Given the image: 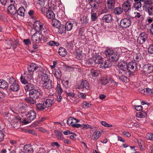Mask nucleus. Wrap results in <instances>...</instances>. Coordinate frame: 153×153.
Listing matches in <instances>:
<instances>
[{
    "label": "nucleus",
    "instance_id": "nucleus-1",
    "mask_svg": "<svg viewBox=\"0 0 153 153\" xmlns=\"http://www.w3.org/2000/svg\"><path fill=\"white\" fill-rule=\"evenodd\" d=\"M134 3L132 7V9L138 10L142 6V2H143V7L145 11L151 6L152 5L153 3L151 0H134Z\"/></svg>",
    "mask_w": 153,
    "mask_h": 153
},
{
    "label": "nucleus",
    "instance_id": "nucleus-2",
    "mask_svg": "<svg viewBox=\"0 0 153 153\" xmlns=\"http://www.w3.org/2000/svg\"><path fill=\"white\" fill-rule=\"evenodd\" d=\"M41 78L43 82V88L47 89H51L54 88V84L49 75L43 72H42Z\"/></svg>",
    "mask_w": 153,
    "mask_h": 153
},
{
    "label": "nucleus",
    "instance_id": "nucleus-3",
    "mask_svg": "<svg viewBox=\"0 0 153 153\" xmlns=\"http://www.w3.org/2000/svg\"><path fill=\"white\" fill-rule=\"evenodd\" d=\"M42 94L41 90L38 87H36L32 91L29 92L30 97L34 99L40 98Z\"/></svg>",
    "mask_w": 153,
    "mask_h": 153
},
{
    "label": "nucleus",
    "instance_id": "nucleus-4",
    "mask_svg": "<svg viewBox=\"0 0 153 153\" xmlns=\"http://www.w3.org/2000/svg\"><path fill=\"white\" fill-rule=\"evenodd\" d=\"M36 115V113L33 111H30L28 112V114L26 115L27 118L25 119L24 120L23 123L25 124H27L30 123L35 118Z\"/></svg>",
    "mask_w": 153,
    "mask_h": 153
},
{
    "label": "nucleus",
    "instance_id": "nucleus-5",
    "mask_svg": "<svg viewBox=\"0 0 153 153\" xmlns=\"http://www.w3.org/2000/svg\"><path fill=\"white\" fill-rule=\"evenodd\" d=\"M7 11L8 13L10 16L16 18L15 16L16 15L17 10L15 6L13 4H10L7 7Z\"/></svg>",
    "mask_w": 153,
    "mask_h": 153
},
{
    "label": "nucleus",
    "instance_id": "nucleus-6",
    "mask_svg": "<svg viewBox=\"0 0 153 153\" xmlns=\"http://www.w3.org/2000/svg\"><path fill=\"white\" fill-rule=\"evenodd\" d=\"M142 71L146 74L151 73L153 72V65L149 64L144 65L143 66Z\"/></svg>",
    "mask_w": 153,
    "mask_h": 153
},
{
    "label": "nucleus",
    "instance_id": "nucleus-7",
    "mask_svg": "<svg viewBox=\"0 0 153 153\" xmlns=\"http://www.w3.org/2000/svg\"><path fill=\"white\" fill-rule=\"evenodd\" d=\"M148 38L147 34L144 32L141 33L137 39V41L139 44H142L147 40Z\"/></svg>",
    "mask_w": 153,
    "mask_h": 153
},
{
    "label": "nucleus",
    "instance_id": "nucleus-8",
    "mask_svg": "<svg viewBox=\"0 0 153 153\" xmlns=\"http://www.w3.org/2000/svg\"><path fill=\"white\" fill-rule=\"evenodd\" d=\"M43 37V35L40 33L39 32H36L32 35V40L35 43H39L41 41Z\"/></svg>",
    "mask_w": 153,
    "mask_h": 153
},
{
    "label": "nucleus",
    "instance_id": "nucleus-9",
    "mask_svg": "<svg viewBox=\"0 0 153 153\" xmlns=\"http://www.w3.org/2000/svg\"><path fill=\"white\" fill-rule=\"evenodd\" d=\"M131 24V20L129 18H124L122 19L120 25L122 27L126 28L129 27Z\"/></svg>",
    "mask_w": 153,
    "mask_h": 153
},
{
    "label": "nucleus",
    "instance_id": "nucleus-10",
    "mask_svg": "<svg viewBox=\"0 0 153 153\" xmlns=\"http://www.w3.org/2000/svg\"><path fill=\"white\" fill-rule=\"evenodd\" d=\"M77 88L81 91H83L84 89L88 90L89 89V84L87 81L84 80L82 82L80 85H78Z\"/></svg>",
    "mask_w": 153,
    "mask_h": 153
},
{
    "label": "nucleus",
    "instance_id": "nucleus-11",
    "mask_svg": "<svg viewBox=\"0 0 153 153\" xmlns=\"http://www.w3.org/2000/svg\"><path fill=\"white\" fill-rule=\"evenodd\" d=\"M138 65L136 62H131L127 65V69L128 71H135L138 70Z\"/></svg>",
    "mask_w": 153,
    "mask_h": 153
},
{
    "label": "nucleus",
    "instance_id": "nucleus-12",
    "mask_svg": "<svg viewBox=\"0 0 153 153\" xmlns=\"http://www.w3.org/2000/svg\"><path fill=\"white\" fill-rule=\"evenodd\" d=\"M31 78V76L28 74V73H25L23 76L22 75L20 77L21 81L22 83H27L28 81L30 80Z\"/></svg>",
    "mask_w": 153,
    "mask_h": 153
},
{
    "label": "nucleus",
    "instance_id": "nucleus-13",
    "mask_svg": "<svg viewBox=\"0 0 153 153\" xmlns=\"http://www.w3.org/2000/svg\"><path fill=\"white\" fill-rule=\"evenodd\" d=\"M119 70L118 73L120 74H124L125 71L127 69V64L126 63L123 62L119 63L118 65Z\"/></svg>",
    "mask_w": 153,
    "mask_h": 153
},
{
    "label": "nucleus",
    "instance_id": "nucleus-14",
    "mask_svg": "<svg viewBox=\"0 0 153 153\" xmlns=\"http://www.w3.org/2000/svg\"><path fill=\"white\" fill-rule=\"evenodd\" d=\"M34 27L36 30L39 31L44 30L43 24L39 21H36L34 24Z\"/></svg>",
    "mask_w": 153,
    "mask_h": 153
},
{
    "label": "nucleus",
    "instance_id": "nucleus-15",
    "mask_svg": "<svg viewBox=\"0 0 153 153\" xmlns=\"http://www.w3.org/2000/svg\"><path fill=\"white\" fill-rule=\"evenodd\" d=\"M43 102L46 108L51 107L52 105L54 104V99L53 98L47 99L45 100Z\"/></svg>",
    "mask_w": 153,
    "mask_h": 153
},
{
    "label": "nucleus",
    "instance_id": "nucleus-16",
    "mask_svg": "<svg viewBox=\"0 0 153 153\" xmlns=\"http://www.w3.org/2000/svg\"><path fill=\"white\" fill-rule=\"evenodd\" d=\"M24 84V87L26 91L30 92L35 88L34 85L32 83L27 82Z\"/></svg>",
    "mask_w": 153,
    "mask_h": 153
},
{
    "label": "nucleus",
    "instance_id": "nucleus-17",
    "mask_svg": "<svg viewBox=\"0 0 153 153\" xmlns=\"http://www.w3.org/2000/svg\"><path fill=\"white\" fill-rule=\"evenodd\" d=\"M38 67L36 64L33 63L31 64L27 68L28 72L31 74V73L37 69Z\"/></svg>",
    "mask_w": 153,
    "mask_h": 153
},
{
    "label": "nucleus",
    "instance_id": "nucleus-18",
    "mask_svg": "<svg viewBox=\"0 0 153 153\" xmlns=\"http://www.w3.org/2000/svg\"><path fill=\"white\" fill-rule=\"evenodd\" d=\"M46 108L43 102L38 103L36 104V108L37 111H42Z\"/></svg>",
    "mask_w": 153,
    "mask_h": 153
},
{
    "label": "nucleus",
    "instance_id": "nucleus-19",
    "mask_svg": "<svg viewBox=\"0 0 153 153\" xmlns=\"http://www.w3.org/2000/svg\"><path fill=\"white\" fill-rule=\"evenodd\" d=\"M94 62L96 64H100L102 61V57L99 55L97 54L93 58Z\"/></svg>",
    "mask_w": 153,
    "mask_h": 153
},
{
    "label": "nucleus",
    "instance_id": "nucleus-20",
    "mask_svg": "<svg viewBox=\"0 0 153 153\" xmlns=\"http://www.w3.org/2000/svg\"><path fill=\"white\" fill-rule=\"evenodd\" d=\"M111 65V63L109 60H106L103 62H102L100 67L102 68H106L110 67Z\"/></svg>",
    "mask_w": 153,
    "mask_h": 153
},
{
    "label": "nucleus",
    "instance_id": "nucleus-21",
    "mask_svg": "<svg viewBox=\"0 0 153 153\" xmlns=\"http://www.w3.org/2000/svg\"><path fill=\"white\" fill-rule=\"evenodd\" d=\"M107 7L109 9L112 10L114 7L115 0H108L107 1Z\"/></svg>",
    "mask_w": 153,
    "mask_h": 153
},
{
    "label": "nucleus",
    "instance_id": "nucleus-22",
    "mask_svg": "<svg viewBox=\"0 0 153 153\" xmlns=\"http://www.w3.org/2000/svg\"><path fill=\"white\" fill-rule=\"evenodd\" d=\"M25 8L23 7H20L18 10H17L16 15L23 17L25 15Z\"/></svg>",
    "mask_w": 153,
    "mask_h": 153
},
{
    "label": "nucleus",
    "instance_id": "nucleus-23",
    "mask_svg": "<svg viewBox=\"0 0 153 153\" xmlns=\"http://www.w3.org/2000/svg\"><path fill=\"white\" fill-rule=\"evenodd\" d=\"M10 89L12 91H17L19 89V85L16 82L13 83L10 85Z\"/></svg>",
    "mask_w": 153,
    "mask_h": 153
},
{
    "label": "nucleus",
    "instance_id": "nucleus-24",
    "mask_svg": "<svg viewBox=\"0 0 153 153\" xmlns=\"http://www.w3.org/2000/svg\"><path fill=\"white\" fill-rule=\"evenodd\" d=\"M102 20L107 23L110 22L112 21V17L109 14L105 15L102 18Z\"/></svg>",
    "mask_w": 153,
    "mask_h": 153
},
{
    "label": "nucleus",
    "instance_id": "nucleus-25",
    "mask_svg": "<svg viewBox=\"0 0 153 153\" xmlns=\"http://www.w3.org/2000/svg\"><path fill=\"white\" fill-rule=\"evenodd\" d=\"M54 132L55 136L59 140H63L64 137L61 131L56 130L54 131Z\"/></svg>",
    "mask_w": 153,
    "mask_h": 153
},
{
    "label": "nucleus",
    "instance_id": "nucleus-26",
    "mask_svg": "<svg viewBox=\"0 0 153 153\" xmlns=\"http://www.w3.org/2000/svg\"><path fill=\"white\" fill-rule=\"evenodd\" d=\"M53 74L57 80H59L61 77V72L59 69L56 70H54L53 72Z\"/></svg>",
    "mask_w": 153,
    "mask_h": 153
},
{
    "label": "nucleus",
    "instance_id": "nucleus-27",
    "mask_svg": "<svg viewBox=\"0 0 153 153\" xmlns=\"http://www.w3.org/2000/svg\"><path fill=\"white\" fill-rule=\"evenodd\" d=\"M46 16L49 19H53L55 18V15L54 12L51 10H48L46 12Z\"/></svg>",
    "mask_w": 153,
    "mask_h": 153
},
{
    "label": "nucleus",
    "instance_id": "nucleus-28",
    "mask_svg": "<svg viewBox=\"0 0 153 153\" xmlns=\"http://www.w3.org/2000/svg\"><path fill=\"white\" fill-rule=\"evenodd\" d=\"M119 57V54L116 52H114L113 54H111L109 58L112 61H116L118 60Z\"/></svg>",
    "mask_w": 153,
    "mask_h": 153
},
{
    "label": "nucleus",
    "instance_id": "nucleus-29",
    "mask_svg": "<svg viewBox=\"0 0 153 153\" xmlns=\"http://www.w3.org/2000/svg\"><path fill=\"white\" fill-rule=\"evenodd\" d=\"M59 54L62 56H65L67 54V51L65 49L62 47H60L58 51Z\"/></svg>",
    "mask_w": 153,
    "mask_h": 153
},
{
    "label": "nucleus",
    "instance_id": "nucleus-30",
    "mask_svg": "<svg viewBox=\"0 0 153 153\" xmlns=\"http://www.w3.org/2000/svg\"><path fill=\"white\" fill-rule=\"evenodd\" d=\"M114 52V50L111 48H107L104 51L106 56L109 57L111 55V54H113Z\"/></svg>",
    "mask_w": 153,
    "mask_h": 153
},
{
    "label": "nucleus",
    "instance_id": "nucleus-31",
    "mask_svg": "<svg viewBox=\"0 0 153 153\" xmlns=\"http://www.w3.org/2000/svg\"><path fill=\"white\" fill-rule=\"evenodd\" d=\"M8 86V84L6 81L2 79L0 80V88L4 89Z\"/></svg>",
    "mask_w": 153,
    "mask_h": 153
},
{
    "label": "nucleus",
    "instance_id": "nucleus-32",
    "mask_svg": "<svg viewBox=\"0 0 153 153\" xmlns=\"http://www.w3.org/2000/svg\"><path fill=\"white\" fill-rule=\"evenodd\" d=\"M130 4H129L125 2L122 4L123 8L122 9L125 11L127 12L130 10Z\"/></svg>",
    "mask_w": 153,
    "mask_h": 153
},
{
    "label": "nucleus",
    "instance_id": "nucleus-33",
    "mask_svg": "<svg viewBox=\"0 0 153 153\" xmlns=\"http://www.w3.org/2000/svg\"><path fill=\"white\" fill-rule=\"evenodd\" d=\"M52 24L53 27L58 28L61 25L60 22L57 20L53 21Z\"/></svg>",
    "mask_w": 153,
    "mask_h": 153
},
{
    "label": "nucleus",
    "instance_id": "nucleus-34",
    "mask_svg": "<svg viewBox=\"0 0 153 153\" xmlns=\"http://www.w3.org/2000/svg\"><path fill=\"white\" fill-rule=\"evenodd\" d=\"M80 21L82 24H86L88 22V17L87 16H83L81 18Z\"/></svg>",
    "mask_w": 153,
    "mask_h": 153
},
{
    "label": "nucleus",
    "instance_id": "nucleus-35",
    "mask_svg": "<svg viewBox=\"0 0 153 153\" xmlns=\"http://www.w3.org/2000/svg\"><path fill=\"white\" fill-rule=\"evenodd\" d=\"M123 9L120 7H118L115 8L114 10V13L117 15L121 14L123 12Z\"/></svg>",
    "mask_w": 153,
    "mask_h": 153
},
{
    "label": "nucleus",
    "instance_id": "nucleus-36",
    "mask_svg": "<svg viewBox=\"0 0 153 153\" xmlns=\"http://www.w3.org/2000/svg\"><path fill=\"white\" fill-rule=\"evenodd\" d=\"M73 26V24L70 22H67L66 23L65 27L67 31H70L72 28Z\"/></svg>",
    "mask_w": 153,
    "mask_h": 153
},
{
    "label": "nucleus",
    "instance_id": "nucleus-37",
    "mask_svg": "<svg viewBox=\"0 0 153 153\" xmlns=\"http://www.w3.org/2000/svg\"><path fill=\"white\" fill-rule=\"evenodd\" d=\"M101 134L100 132V131H97L96 132L95 134L92 136L91 138L93 140H96L99 138V137L101 135Z\"/></svg>",
    "mask_w": 153,
    "mask_h": 153
},
{
    "label": "nucleus",
    "instance_id": "nucleus-38",
    "mask_svg": "<svg viewBox=\"0 0 153 153\" xmlns=\"http://www.w3.org/2000/svg\"><path fill=\"white\" fill-rule=\"evenodd\" d=\"M91 74L93 77H97L99 75V73L97 70L92 68L91 70Z\"/></svg>",
    "mask_w": 153,
    "mask_h": 153
},
{
    "label": "nucleus",
    "instance_id": "nucleus-39",
    "mask_svg": "<svg viewBox=\"0 0 153 153\" xmlns=\"http://www.w3.org/2000/svg\"><path fill=\"white\" fill-rule=\"evenodd\" d=\"M58 29V32L61 34L65 33L66 32V30L63 25H62L59 27Z\"/></svg>",
    "mask_w": 153,
    "mask_h": 153
},
{
    "label": "nucleus",
    "instance_id": "nucleus-40",
    "mask_svg": "<svg viewBox=\"0 0 153 153\" xmlns=\"http://www.w3.org/2000/svg\"><path fill=\"white\" fill-rule=\"evenodd\" d=\"M145 11L147 12L149 15L153 16V6H151Z\"/></svg>",
    "mask_w": 153,
    "mask_h": 153
},
{
    "label": "nucleus",
    "instance_id": "nucleus-41",
    "mask_svg": "<svg viewBox=\"0 0 153 153\" xmlns=\"http://www.w3.org/2000/svg\"><path fill=\"white\" fill-rule=\"evenodd\" d=\"M147 113L145 111H141L137 113V116L138 117L143 118L147 116Z\"/></svg>",
    "mask_w": 153,
    "mask_h": 153
},
{
    "label": "nucleus",
    "instance_id": "nucleus-42",
    "mask_svg": "<svg viewBox=\"0 0 153 153\" xmlns=\"http://www.w3.org/2000/svg\"><path fill=\"white\" fill-rule=\"evenodd\" d=\"M47 45L51 46H59V44L58 42L54 41H50L49 42L47 43Z\"/></svg>",
    "mask_w": 153,
    "mask_h": 153
},
{
    "label": "nucleus",
    "instance_id": "nucleus-43",
    "mask_svg": "<svg viewBox=\"0 0 153 153\" xmlns=\"http://www.w3.org/2000/svg\"><path fill=\"white\" fill-rule=\"evenodd\" d=\"M35 99H34L33 98H31V97H30V98H26L25 99V100L28 103H30L31 104H34L36 102L35 100Z\"/></svg>",
    "mask_w": 153,
    "mask_h": 153
},
{
    "label": "nucleus",
    "instance_id": "nucleus-44",
    "mask_svg": "<svg viewBox=\"0 0 153 153\" xmlns=\"http://www.w3.org/2000/svg\"><path fill=\"white\" fill-rule=\"evenodd\" d=\"M119 79L122 82L125 83L128 82L129 81V79L126 76H124L121 75L119 77Z\"/></svg>",
    "mask_w": 153,
    "mask_h": 153
},
{
    "label": "nucleus",
    "instance_id": "nucleus-45",
    "mask_svg": "<svg viewBox=\"0 0 153 153\" xmlns=\"http://www.w3.org/2000/svg\"><path fill=\"white\" fill-rule=\"evenodd\" d=\"M5 44L7 48L8 49L10 48L11 46L12 45V39L11 40H6Z\"/></svg>",
    "mask_w": 153,
    "mask_h": 153
},
{
    "label": "nucleus",
    "instance_id": "nucleus-46",
    "mask_svg": "<svg viewBox=\"0 0 153 153\" xmlns=\"http://www.w3.org/2000/svg\"><path fill=\"white\" fill-rule=\"evenodd\" d=\"M94 61L93 58L89 59L86 62V64L88 66H90L93 65Z\"/></svg>",
    "mask_w": 153,
    "mask_h": 153
},
{
    "label": "nucleus",
    "instance_id": "nucleus-47",
    "mask_svg": "<svg viewBox=\"0 0 153 153\" xmlns=\"http://www.w3.org/2000/svg\"><path fill=\"white\" fill-rule=\"evenodd\" d=\"M25 132L29 134L36 136V134L35 133V131L32 129H25L24 130Z\"/></svg>",
    "mask_w": 153,
    "mask_h": 153
},
{
    "label": "nucleus",
    "instance_id": "nucleus-48",
    "mask_svg": "<svg viewBox=\"0 0 153 153\" xmlns=\"http://www.w3.org/2000/svg\"><path fill=\"white\" fill-rule=\"evenodd\" d=\"M74 117H69L67 121V124L69 125L70 124L72 126V124H74L73 123H74Z\"/></svg>",
    "mask_w": 153,
    "mask_h": 153
},
{
    "label": "nucleus",
    "instance_id": "nucleus-49",
    "mask_svg": "<svg viewBox=\"0 0 153 153\" xmlns=\"http://www.w3.org/2000/svg\"><path fill=\"white\" fill-rule=\"evenodd\" d=\"M65 46L68 49H71L73 47V45L71 42H70L65 44Z\"/></svg>",
    "mask_w": 153,
    "mask_h": 153
},
{
    "label": "nucleus",
    "instance_id": "nucleus-50",
    "mask_svg": "<svg viewBox=\"0 0 153 153\" xmlns=\"http://www.w3.org/2000/svg\"><path fill=\"white\" fill-rule=\"evenodd\" d=\"M12 45L14 49L16 48V45L18 44V41L14 39H12Z\"/></svg>",
    "mask_w": 153,
    "mask_h": 153
},
{
    "label": "nucleus",
    "instance_id": "nucleus-51",
    "mask_svg": "<svg viewBox=\"0 0 153 153\" xmlns=\"http://www.w3.org/2000/svg\"><path fill=\"white\" fill-rule=\"evenodd\" d=\"M4 131L3 129L2 130H0V142H1L4 139Z\"/></svg>",
    "mask_w": 153,
    "mask_h": 153
},
{
    "label": "nucleus",
    "instance_id": "nucleus-52",
    "mask_svg": "<svg viewBox=\"0 0 153 153\" xmlns=\"http://www.w3.org/2000/svg\"><path fill=\"white\" fill-rule=\"evenodd\" d=\"M56 88L58 90V94H62L63 92V90L60 85L58 83L57 85Z\"/></svg>",
    "mask_w": 153,
    "mask_h": 153
},
{
    "label": "nucleus",
    "instance_id": "nucleus-53",
    "mask_svg": "<svg viewBox=\"0 0 153 153\" xmlns=\"http://www.w3.org/2000/svg\"><path fill=\"white\" fill-rule=\"evenodd\" d=\"M18 119L19 120H17V119H15V121H14L13 123V125L14 126V127H16V126H19V120H21L19 117H18Z\"/></svg>",
    "mask_w": 153,
    "mask_h": 153
},
{
    "label": "nucleus",
    "instance_id": "nucleus-54",
    "mask_svg": "<svg viewBox=\"0 0 153 153\" xmlns=\"http://www.w3.org/2000/svg\"><path fill=\"white\" fill-rule=\"evenodd\" d=\"M77 96L79 98L85 99L86 98V95L85 93H80L77 94Z\"/></svg>",
    "mask_w": 153,
    "mask_h": 153
},
{
    "label": "nucleus",
    "instance_id": "nucleus-55",
    "mask_svg": "<svg viewBox=\"0 0 153 153\" xmlns=\"http://www.w3.org/2000/svg\"><path fill=\"white\" fill-rule=\"evenodd\" d=\"M97 18V14L96 13H91V19L92 21H95Z\"/></svg>",
    "mask_w": 153,
    "mask_h": 153
},
{
    "label": "nucleus",
    "instance_id": "nucleus-56",
    "mask_svg": "<svg viewBox=\"0 0 153 153\" xmlns=\"http://www.w3.org/2000/svg\"><path fill=\"white\" fill-rule=\"evenodd\" d=\"M148 53L150 54H153V44L150 45L148 49Z\"/></svg>",
    "mask_w": 153,
    "mask_h": 153
},
{
    "label": "nucleus",
    "instance_id": "nucleus-57",
    "mask_svg": "<svg viewBox=\"0 0 153 153\" xmlns=\"http://www.w3.org/2000/svg\"><path fill=\"white\" fill-rule=\"evenodd\" d=\"M62 83L63 85L66 88H68L69 86V81L68 80H63L62 81Z\"/></svg>",
    "mask_w": 153,
    "mask_h": 153
},
{
    "label": "nucleus",
    "instance_id": "nucleus-58",
    "mask_svg": "<svg viewBox=\"0 0 153 153\" xmlns=\"http://www.w3.org/2000/svg\"><path fill=\"white\" fill-rule=\"evenodd\" d=\"M49 34H48L46 36H45V35H44V36L43 37V40L44 42H47L50 39V38L49 36Z\"/></svg>",
    "mask_w": 153,
    "mask_h": 153
},
{
    "label": "nucleus",
    "instance_id": "nucleus-59",
    "mask_svg": "<svg viewBox=\"0 0 153 153\" xmlns=\"http://www.w3.org/2000/svg\"><path fill=\"white\" fill-rule=\"evenodd\" d=\"M7 80L11 84H12L13 83L16 82V80L13 77H9L8 78H7Z\"/></svg>",
    "mask_w": 153,
    "mask_h": 153
},
{
    "label": "nucleus",
    "instance_id": "nucleus-60",
    "mask_svg": "<svg viewBox=\"0 0 153 153\" xmlns=\"http://www.w3.org/2000/svg\"><path fill=\"white\" fill-rule=\"evenodd\" d=\"M110 83L109 79H104L101 80V83L102 85H106L107 83Z\"/></svg>",
    "mask_w": 153,
    "mask_h": 153
},
{
    "label": "nucleus",
    "instance_id": "nucleus-61",
    "mask_svg": "<svg viewBox=\"0 0 153 153\" xmlns=\"http://www.w3.org/2000/svg\"><path fill=\"white\" fill-rule=\"evenodd\" d=\"M153 21V18L150 17H148L146 19V22L147 24H149L152 23Z\"/></svg>",
    "mask_w": 153,
    "mask_h": 153
},
{
    "label": "nucleus",
    "instance_id": "nucleus-62",
    "mask_svg": "<svg viewBox=\"0 0 153 153\" xmlns=\"http://www.w3.org/2000/svg\"><path fill=\"white\" fill-rule=\"evenodd\" d=\"M81 128L82 129L85 128L86 129L88 128H91V126L87 124H82L81 125V126H80Z\"/></svg>",
    "mask_w": 153,
    "mask_h": 153
},
{
    "label": "nucleus",
    "instance_id": "nucleus-63",
    "mask_svg": "<svg viewBox=\"0 0 153 153\" xmlns=\"http://www.w3.org/2000/svg\"><path fill=\"white\" fill-rule=\"evenodd\" d=\"M75 96V94L74 93H67V99H69V97H73Z\"/></svg>",
    "mask_w": 153,
    "mask_h": 153
},
{
    "label": "nucleus",
    "instance_id": "nucleus-64",
    "mask_svg": "<svg viewBox=\"0 0 153 153\" xmlns=\"http://www.w3.org/2000/svg\"><path fill=\"white\" fill-rule=\"evenodd\" d=\"M45 0H38V3L41 6H43L45 4Z\"/></svg>",
    "mask_w": 153,
    "mask_h": 153
}]
</instances>
